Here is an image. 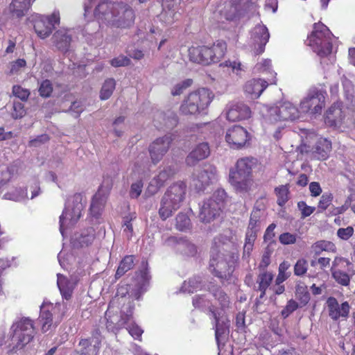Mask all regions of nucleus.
Listing matches in <instances>:
<instances>
[{
    "instance_id": "obj_1",
    "label": "nucleus",
    "mask_w": 355,
    "mask_h": 355,
    "mask_svg": "<svg viewBox=\"0 0 355 355\" xmlns=\"http://www.w3.org/2000/svg\"><path fill=\"white\" fill-rule=\"evenodd\" d=\"M93 13L98 24L116 28H128L135 21L133 10L109 0H88L85 3V15Z\"/></svg>"
},
{
    "instance_id": "obj_2",
    "label": "nucleus",
    "mask_w": 355,
    "mask_h": 355,
    "mask_svg": "<svg viewBox=\"0 0 355 355\" xmlns=\"http://www.w3.org/2000/svg\"><path fill=\"white\" fill-rule=\"evenodd\" d=\"M125 293H127V288L121 287L117 291L115 298L110 303L108 309L105 312L106 328L108 331L115 332L123 328L131 320L134 306L131 302L127 305H123L121 308V314L119 315L114 304H120L123 301Z\"/></svg>"
},
{
    "instance_id": "obj_3",
    "label": "nucleus",
    "mask_w": 355,
    "mask_h": 355,
    "mask_svg": "<svg viewBox=\"0 0 355 355\" xmlns=\"http://www.w3.org/2000/svg\"><path fill=\"white\" fill-rule=\"evenodd\" d=\"M254 164L253 158L244 157L238 159L235 166L230 168L229 182L237 192L247 193L250 191L253 183L252 170Z\"/></svg>"
},
{
    "instance_id": "obj_4",
    "label": "nucleus",
    "mask_w": 355,
    "mask_h": 355,
    "mask_svg": "<svg viewBox=\"0 0 355 355\" xmlns=\"http://www.w3.org/2000/svg\"><path fill=\"white\" fill-rule=\"evenodd\" d=\"M10 342L8 347L11 351L22 349L35 336L33 320L28 317L16 318L10 328Z\"/></svg>"
},
{
    "instance_id": "obj_5",
    "label": "nucleus",
    "mask_w": 355,
    "mask_h": 355,
    "mask_svg": "<svg viewBox=\"0 0 355 355\" xmlns=\"http://www.w3.org/2000/svg\"><path fill=\"white\" fill-rule=\"evenodd\" d=\"M227 44L223 40H217L212 46H192L189 49V59L193 62L209 65L218 62L225 55Z\"/></svg>"
},
{
    "instance_id": "obj_6",
    "label": "nucleus",
    "mask_w": 355,
    "mask_h": 355,
    "mask_svg": "<svg viewBox=\"0 0 355 355\" xmlns=\"http://www.w3.org/2000/svg\"><path fill=\"white\" fill-rule=\"evenodd\" d=\"M196 308L209 310L214 320L215 337L218 347L229 334L230 320L224 313L218 312L205 295H196L193 299Z\"/></svg>"
},
{
    "instance_id": "obj_7",
    "label": "nucleus",
    "mask_w": 355,
    "mask_h": 355,
    "mask_svg": "<svg viewBox=\"0 0 355 355\" xmlns=\"http://www.w3.org/2000/svg\"><path fill=\"white\" fill-rule=\"evenodd\" d=\"M86 201L81 193H75L68 198L64 209L60 216V231L62 236L65 229L75 225L82 215Z\"/></svg>"
},
{
    "instance_id": "obj_8",
    "label": "nucleus",
    "mask_w": 355,
    "mask_h": 355,
    "mask_svg": "<svg viewBox=\"0 0 355 355\" xmlns=\"http://www.w3.org/2000/svg\"><path fill=\"white\" fill-rule=\"evenodd\" d=\"M186 185L183 182L171 185L166 191L161 200L159 215L162 220L169 218L180 208L184 198Z\"/></svg>"
},
{
    "instance_id": "obj_9",
    "label": "nucleus",
    "mask_w": 355,
    "mask_h": 355,
    "mask_svg": "<svg viewBox=\"0 0 355 355\" xmlns=\"http://www.w3.org/2000/svg\"><path fill=\"white\" fill-rule=\"evenodd\" d=\"M235 262L233 254H225L215 248L211 250L209 270L220 279H229L234 270Z\"/></svg>"
},
{
    "instance_id": "obj_10",
    "label": "nucleus",
    "mask_w": 355,
    "mask_h": 355,
    "mask_svg": "<svg viewBox=\"0 0 355 355\" xmlns=\"http://www.w3.org/2000/svg\"><path fill=\"white\" fill-rule=\"evenodd\" d=\"M333 35L323 24H314L313 31L307 39L308 45L320 57L324 58L331 53V38Z\"/></svg>"
},
{
    "instance_id": "obj_11",
    "label": "nucleus",
    "mask_w": 355,
    "mask_h": 355,
    "mask_svg": "<svg viewBox=\"0 0 355 355\" xmlns=\"http://www.w3.org/2000/svg\"><path fill=\"white\" fill-rule=\"evenodd\" d=\"M213 98L209 89L202 88L190 93L183 101L180 111L184 115H194L203 112L209 106Z\"/></svg>"
},
{
    "instance_id": "obj_12",
    "label": "nucleus",
    "mask_w": 355,
    "mask_h": 355,
    "mask_svg": "<svg viewBox=\"0 0 355 355\" xmlns=\"http://www.w3.org/2000/svg\"><path fill=\"white\" fill-rule=\"evenodd\" d=\"M265 121L269 123L282 121H294L300 118L298 108L292 103L285 101L278 106L266 107L263 114Z\"/></svg>"
},
{
    "instance_id": "obj_13",
    "label": "nucleus",
    "mask_w": 355,
    "mask_h": 355,
    "mask_svg": "<svg viewBox=\"0 0 355 355\" xmlns=\"http://www.w3.org/2000/svg\"><path fill=\"white\" fill-rule=\"evenodd\" d=\"M226 197V192L224 189H217L210 198L203 202L200 207V220L203 223H207L219 216Z\"/></svg>"
},
{
    "instance_id": "obj_14",
    "label": "nucleus",
    "mask_w": 355,
    "mask_h": 355,
    "mask_svg": "<svg viewBox=\"0 0 355 355\" xmlns=\"http://www.w3.org/2000/svg\"><path fill=\"white\" fill-rule=\"evenodd\" d=\"M326 91L322 88H310L300 103L301 112L311 115L320 114L325 105Z\"/></svg>"
},
{
    "instance_id": "obj_15",
    "label": "nucleus",
    "mask_w": 355,
    "mask_h": 355,
    "mask_svg": "<svg viewBox=\"0 0 355 355\" xmlns=\"http://www.w3.org/2000/svg\"><path fill=\"white\" fill-rule=\"evenodd\" d=\"M151 166L150 162L146 153H142L137 155L132 169L133 174L138 175L139 180L132 183L129 192L132 198H137L143 189V178L149 173Z\"/></svg>"
},
{
    "instance_id": "obj_16",
    "label": "nucleus",
    "mask_w": 355,
    "mask_h": 355,
    "mask_svg": "<svg viewBox=\"0 0 355 355\" xmlns=\"http://www.w3.org/2000/svg\"><path fill=\"white\" fill-rule=\"evenodd\" d=\"M257 1L258 0H233L225 5L220 11V15L227 21H236L244 12L252 9Z\"/></svg>"
},
{
    "instance_id": "obj_17",
    "label": "nucleus",
    "mask_w": 355,
    "mask_h": 355,
    "mask_svg": "<svg viewBox=\"0 0 355 355\" xmlns=\"http://www.w3.org/2000/svg\"><path fill=\"white\" fill-rule=\"evenodd\" d=\"M250 134L241 125H234L227 129L225 139L228 146L234 150H240L249 144Z\"/></svg>"
},
{
    "instance_id": "obj_18",
    "label": "nucleus",
    "mask_w": 355,
    "mask_h": 355,
    "mask_svg": "<svg viewBox=\"0 0 355 355\" xmlns=\"http://www.w3.org/2000/svg\"><path fill=\"white\" fill-rule=\"evenodd\" d=\"M216 180V168L211 164L203 165L200 169L196 170L192 175V184L198 191L204 190Z\"/></svg>"
},
{
    "instance_id": "obj_19",
    "label": "nucleus",
    "mask_w": 355,
    "mask_h": 355,
    "mask_svg": "<svg viewBox=\"0 0 355 355\" xmlns=\"http://www.w3.org/2000/svg\"><path fill=\"white\" fill-rule=\"evenodd\" d=\"M60 13L55 10L51 15H40L34 20V30L39 37L44 39L52 33L55 26L60 23Z\"/></svg>"
},
{
    "instance_id": "obj_20",
    "label": "nucleus",
    "mask_w": 355,
    "mask_h": 355,
    "mask_svg": "<svg viewBox=\"0 0 355 355\" xmlns=\"http://www.w3.org/2000/svg\"><path fill=\"white\" fill-rule=\"evenodd\" d=\"M164 245L173 248L178 253L185 257H193L197 253V247L185 237L169 236L164 239Z\"/></svg>"
},
{
    "instance_id": "obj_21",
    "label": "nucleus",
    "mask_w": 355,
    "mask_h": 355,
    "mask_svg": "<svg viewBox=\"0 0 355 355\" xmlns=\"http://www.w3.org/2000/svg\"><path fill=\"white\" fill-rule=\"evenodd\" d=\"M173 141L171 135H166L155 139L148 148L151 162L153 164L159 162L164 155L168 152Z\"/></svg>"
},
{
    "instance_id": "obj_22",
    "label": "nucleus",
    "mask_w": 355,
    "mask_h": 355,
    "mask_svg": "<svg viewBox=\"0 0 355 355\" xmlns=\"http://www.w3.org/2000/svg\"><path fill=\"white\" fill-rule=\"evenodd\" d=\"M348 109L342 102H336L327 111L325 123L334 128H340L345 122Z\"/></svg>"
},
{
    "instance_id": "obj_23",
    "label": "nucleus",
    "mask_w": 355,
    "mask_h": 355,
    "mask_svg": "<svg viewBox=\"0 0 355 355\" xmlns=\"http://www.w3.org/2000/svg\"><path fill=\"white\" fill-rule=\"evenodd\" d=\"M182 0H163L160 21L166 26L172 25L180 17L179 8Z\"/></svg>"
},
{
    "instance_id": "obj_24",
    "label": "nucleus",
    "mask_w": 355,
    "mask_h": 355,
    "mask_svg": "<svg viewBox=\"0 0 355 355\" xmlns=\"http://www.w3.org/2000/svg\"><path fill=\"white\" fill-rule=\"evenodd\" d=\"M111 188V180L109 179L105 180L103 184L94 196L90 206V210L94 216H97L104 207Z\"/></svg>"
},
{
    "instance_id": "obj_25",
    "label": "nucleus",
    "mask_w": 355,
    "mask_h": 355,
    "mask_svg": "<svg viewBox=\"0 0 355 355\" xmlns=\"http://www.w3.org/2000/svg\"><path fill=\"white\" fill-rule=\"evenodd\" d=\"M55 307L52 304L43 303L41 305L39 321L43 333L52 331L60 322V320L53 322V314L55 313Z\"/></svg>"
},
{
    "instance_id": "obj_26",
    "label": "nucleus",
    "mask_w": 355,
    "mask_h": 355,
    "mask_svg": "<svg viewBox=\"0 0 355 355\" xmlns=\"http://www.w3.org/2000/svg\"><path fill=\"white\" fill-rule=\"evenodd\" d=\"M225 114L228 121H236L250 118L252 112L248 105L242 102H237L227 106Z\"/></svg>"
},
{
    "instance_id": "obj_27",
    "label": "nucleus",
    "mask_w": 355,
    "mask_h": 355,
    "mask_svg": "<svg viewBox=\"0 0 355 355\" xmlns=\"http://www.w3.org/2000/svg\"><path fill=\"white\" fill-rule=\"evenodd\" d=\"M101 343L100 334L92 337L81 339L78 343V349L73 352L76 355H98Z\"/></svg>"
},
{
    "instance_id": "obj_28",
    "label": "nucleus",
    "mask_w": 355,
    "mask_h": 355,
    "mask_svg": "<svg viewBox=\"0 0 355 355\" xmlns=\"http://www.w3.org/2000/svg\"><path fill=\"white\" fill-rule=\"evenodd\" d=\"M327 304L329 316L333 320H338L340 318L346 319L348 317L350 306L347 302L340 304L335 297H330L327 300Z\"/></svg>"
},
{
    "instance_id": "obj_29",
    "label": "nucleus",
    "mask_w": 355,
    "mask_h": 355,
    "mask_svg": "<svg viewBox=\"0 0 355 355\" xmlns=\"http://www.w3.org/2000/svg\"><path fill=\"white\" fill-rule=\"evenodd\" d=\"M270 34L268 28L263 25L256 26L252 32V39L254 43V51L256 55L262 53L265 46L268 42Z\"/></svg>"
},
{
    "instance_id": "obj_30",
    "label": "nucleus",
    "mask_w": 355,
    "mask_h": 355,
    "mask_svg": "<svg viewBox=\"0 0 355 355\" xmlns=\"http://www.w3.org/2000/svg\"><path fill=\"white\" fill-rule=\"evenodd\" d=\"M270 85L263 78H252L245 83L243 90L245 94L252 99L258 98L266 87Z\"/></svg>"
},
{
    "instance_id": "obj_31",
    "label": "nucleus",
    "mask_w": 355,
    "mask_h": 355,
    "mask_svg": "<svg viewBox=\"0 0 355 355\" xmlns=\"http://www.w3.org/2000/svg\"><path fill=\"white\" fill-rule=\"evenodd\" d=\"M77 283L78 279L76 277L71 276L69 278L62 274H57L58 287L62 297L66 300L71 298Z\"/></svg>"
},
{
    "instance_id": "obj_32",
    "label": "nucleus",
    "mask_w": 355,
    "mask_h": 355,
    "mask_svg": "<svg viewBox=\"0 0 355 355\" xmlns=\"http://www.w3.org/2000/svg\"><path fill=\"white\" fill-rule=\"evenodd\" d=\"M210 154L209 144L202 142L196 145L186 158L188 166H195L198 162L206 159Z\"/></svg>"
},
{
    "instance_id": "obj_33",
    "label": "nucleus",
    "mask_w": 355,
    "mask_h": 355,
    "mask_svg": "<svg viewBox=\"0 0 355 355\" xmlns=\"http://www.w3.org/2000/svg\"><path fill=\"white\" fill-rule=\"evenodd\" d=\"M71 32L70 30L61 28L53 34V43L60 51L66 52L69 50L72 42Z\"/></svg>"
},
{
    "instance_id": "obj_34",
    "label": "nucleus",
    "mask_w": 355,
    "mask_h": 355,
    "mask_svg": "<svg viewBox=\"0 0 355 355\" xmlns=\"http://www.w3.org/2000/svg\"><path fill=\"white\" fill-rule=\"evenodd\" d=\"M155 125L160 129H172L178 123L176 114L171 110L166 112H158L155 119Z\"/></svg>"
},
{
    "instance_id": "obj_35",
    "label": "nucleus",
    "mask_w": 355,
    "mask_h": 355,
    "mask_svg": "<svg viewBox=\"0 0 355 355\" xmlns=\"http://www.w3.org/2000/svg\"><path fill=\"white\" fill-rule=\"evenodd\" d=\"M254 72L255 73H263L268 75V76L264 79L270 85L276 83L277 73L272 69L270 60L263 59L260 62H257L254 67Z\"/></svg>"
},
{
    "instance_id": "obj_36",
    "label": "nucleus",
    "mask_w": 355,
    "mask_h": 355,
    "mask_svg": "<svg viewBox=\"0 0 355 355\" xmlns=\"http://www.w3.org/2000/svg\"><path fill=\"white\" fill-rule=\"evenodd\" d=\"M31 6V0H11L8 6L12 17L21 18L24 17Z\"/></svg>"
},
{
    "instance_id": "obj_37",
    "label": "nucleus",
    "mask_w": 355,
    "mask_h": 355,
    "mask_svg": "<svg viewBox=\"0 0 355 355\" xmlns=\"http://www.w3.org/2000/svg\"><path fill=\"white\" fill-rule=\"evenodd\" d=\"M175 173V170L172 166H166L164 168V169L159 172L157 176L152 180L148 187V190L155 187L152 191V193H156L159 189V188L164 184L165 182L172 175H173Z\"/></svg>"
},
{
    "instance_id": "obj_38",
    "label": "nucleus",
    "mask_w": 355,
    "mask_h": 355,
    "mask_svg": "<svg viewBox=\"0 0 355 355\" xmlns=\"http://www.w3.org/2000/svg\"><path fill=\"white\" fill-rule=\"evenodd\" d=\"M331 150V143L326 138H320L313 148V155L318 159H326Z\"/></svg>"
},
{
    "instance_id": "obj_39",
    "label": "nucleus",
    "mask_w": 355,
    "mask_h": 355,
    "mask_svg": "<svg viewBox=\"0 0 355 355\" xmlns=\"http://www.w3.org/2000/svg\"><path fill=\"white\" fill-rule=\"evenodd\" d=\"M94 239V230L88 228L82 232L76 234L72 239V244L76 248L87 247L92 244Z\"/></svg>"
},
{
    "instance_id": "obj_40",
    "label": "nucleus",
    "mask_w": 355,
    "mask_h": 355,
    "mask_svg": "<svg viewBox=\"0 0 355 355\" xmlns=\"http://www.w3.org/2000/svg\"><path fill=\"white\" fill-rule=\"evenodd\" d=\"M150 278V276L147 270L141 271L139 275L137 276V283L135 288L131 291V295L136 300H139L140 297L146 292Z\"/></svg>"
},
{
    "instance_id": "obj_41",
    "label": "nucleus",
    "mask_w": 355,
    "mask_h": 355,
    "mask_svg": "<svg viewBox=\"0 0 355 355\" xmlns=\"http://www.w3.org/2000/svg\"><path fill=\"white\" fill-rule=\"evenodd\" d=\"M273 279V275L272 272L268 271H263L261 272L256 280L257 284V291L261 292L259 298H263L266 293V290L270 286Z\"/></svg>"
},
{
    "instance_id": "obj_42",
    "label": "nucleus",
    "mask_w": 355,
    "mask_h": 355,
    "mask_svg": "<svg viewBox=\"0 0 355 355\" xmlns=\"http://www.w3.org/2000/svg\"><path fill=\"white\" fill-rule=\"evenodd\" d=\"M311 250L315 255H319L323 251L336 252V247L335 244L331 241L321 240L314 243L311 245Z\"/></svg>"
},
{
    "instance_id": "obj_43",
    "label": "nucleus",
    "mask_w": 355,
    "mask_h": 355,
    "mask_svg": "<svg viewBox=\"0 0 355 355\" xmlns=\"http://www.w3.org/2000/svg\"><path fill=\"white\" fill-rule=\"evenodd\" d=\"M202 288V279L200 277H193L184 281L180 291L182 293H193Z\"/></svg>"
},
{
    "instance_id": "obj_44",
    "label": "nucleus",
    "mask_w": 355,
    "mask_h": 355,
    "mask_svg": "<svg viewBox=\"0 0 355 355\" xmlns=\"http://www.w3.org/2000/svg\"><path fill=\"white\" fill-rule=\"evenodd\" d=\"M331 272L335 281L338 284L345 286L349 284L351 277L354 275H352L347 270L346 271H343L341 269L331 268Z\"/></svg>"
},
{
    "instance_id": "obj_45",
    "label": "nucleus",
    "mask_w": 355,
    "mask_h": 355,
    "mask_svg": "<svg viewBox=\"0 0 355 355\" xmlns=\"http://www.w3.org/2000/svg\"><path fill=\"white\" fill-rule=\"evenodd\" d=\"M210 291L220 305L222 310L217 311L221 313H224L225 314V309L228 308L230 305L229 297L219 288H212Z\"/></svg>"
},
{
    "instance_id": "obj_46",
    "label": "nucleus",
    "mask_w": 355,
    "mask_h": 355,
    "mask_svg": "<svg viewBox=\"0 0 355 355\" xmlns=\"http://www.w3.org/2000/svg\"><path fill=\"white\" fill-rule=\"evenodd\" d=\"M134 266V257L133 256L128 255L125 256L122 261L120 262V264L117 268L116 272V278H119L123 276L126 272L132 268Z\"/></svg>"
},
{
    "instance_id": "obj_47",
    "label": "nucleus",
    "mask_w": 355,
    "mask_h": 355,
    "mask_svg": "<svg viewBox=\"0 0 355 355\" xmlns=\"http://www.w3.org/2000/svg\"><path fill=\"white\" fill-rule=\"evenodd\" d=\"M339 268H347L348 272L352 275H355V266L351 261L344 257H336L331 268L340 269Z\"/></svg>"
},
{
    "instance_id": "obj_48",
    "label": "nucleus",
    "mask_w": 355,
    "mask_h": 355,
    "mask_svg": "<svg viewBox=\"0 0 355 355\" xmlns=\"http://www.w3.org/2000/svg\"><path fill=\"white\" fill-rule=\"evenodd\" d=\"M116 87V82L113 78H108L105 80L100 92L101 100L108 99L112 94Z\"/></svg>"
},
{
    "instance_id": "obj_49",
    "label": "nucleus",
    "mask_w": 355,
    "mask_h": 355,
    "mask_svg": "<svg viewBox=\"0 0 355 355\" xmlns=\"http://www.w3.org/2000/svg\"><path fill=\"white\" fill-rule=\"evenodd\" d=\"M232 232L230 230L225 231L214 239L211 249L215 248L217 250H220V245H226L228 243L232 242Z\"/></svg>"
},
{
    "instance_id": "obj_50",
    "label": "nucleus",
    "mask_w": 355,
    "mask_h": 355,
    "mask_svg": "<svg viewBox=\"0 0 355 355\" xmlns=\"http://www.w3.org/2000/svg\"><path fill=\"white\" fill-rule=\"evenodd\" d=\"M220 67H227L230 71L238 76H241L245 70V67L239 60H227L220 64Z\"/></svg>"
},
{
    "instance_id": "obj_51",
    "label": "nucleus",
    "mask_w": 355,
    "mask_h": 355,
    "mask_svg": "<svg viewBox=\"0 0 355 355\" xmlns=\"http://www.w3.org/2000/svg\"><path fill=\"white\" fill-rule=\"evenodd\" d=\"M3 198L16 202L22 201L28 198L27 191L21 188L16 189L11 192L5 193Z\"/></svg>"
},
{
    "instance_id": "obj_52",
    "label": "nucleus",
    "mask_w": 355,
    "mask_h": 355,
    "mask_svg": "<svg viewBox=\"0 0 355 355\" xmlns=\"http://www.w3.org/2000/svg\"><path fill=\"white\" fill-rule=\"evenodd\" d=\"M191 227L189 217L184 213H180L175 218V227L180 231H187Z\"/></svg>"
},
{
    "instance_id": "obj_53",
    "label": "nucleus",
    "mask_w": 355,
    "mask_h": 355,
    "mask_svg": "<svg viewBox=\"0 0 355 355\" xmlns=\"http://www.w3.org/2000/svg\"><path fill=\"white\" fill-rule=\"evenodd\" d=\"M275 192L277 196V204L282 207L288 200L289 187L288 184L276 187Z\"/></svg>"
},
{
    "instance_id": "obj_54",
    "label": "nucleus",
    "mask_w": 355,
    "mask_h": 355,
    "mask_svg": "<svg viewBox=\"0 0 355 355\" xmlns=\"http://www.w3.org/2000/svg\"><path fill=\"white\" fill-rule=\"evenodd\" d=\"M135 218L136 216L133 214H130L123 218V232L128 239L133 235V227L131 221Z\"/></svg>"
},
{
    "instance_id": "obj_55",
    "label": "nucleus",
    "mask_w": 355,
    "mask_h": 355,
    "mask_svg": "<svg viewBox=\"0 0 355 355\" xmlns=\"http://www.w3.org/2000/svg\"><path fill=\"white\" fill-rule=\"evenodd\" d=\"M295 295L304 304L309 302L310 298L307 288L304 284H297L296 286Z\"/></svg>"
},
{
    "instance_id": "obj_56",
    "label": "nucleus",
    "mask_w": 355,
    "mask_h": 355,
    "mask_svg": "<svg viewBox=\"0 0 355 355\" xmlns=\"http://www.w3.org/2000/svg\"><path fill=\"white\" fill-rule=\"evenodd\" d=\"M341 82L345 96L347 100L352 99L354 93L352 83L345 76L341 78Z\"/></svg>"
},
{
    "instance_id": "obj_57",
    "label": "nucleus",
    "mask_w": 355,
    "mask_h": 355,
    "mask_svg": "<svg viewBox=\"0 0 355 355\" xmlns=\"http://www.w3.org/2000/svg\"><path fill=\"white\" fill-rule=\"evenodd\" d=\"M265 217V209L263 205L257 204L250 215L252 220H256L261 223L262 220Z\"/></svg>"
},
{
    "instance_id": "obj_58",
    "label": "nucleus",
    "mask_w": 355,
    "mask_h": 355,
    "mask_svg": "<svg viewBox=\"0 0 355 355\" xmlns=\"http://www.w3.org/2000/svg\"><path fill=\"white\" fill-rule=\"evenodd\" d=\"M26 62L24 59H17L10 63V73L19 74L26 67Z\"/></svg>"
},
{
    "instance_id": "obj_59",
    "label": "nucleus",
    "mask_w": 355,
    "mask_h": 355,
    "mask_svg": "<svg viewBox=\"0 0 355 355\" xmlns=\"http://www.w3.org/2000/svg\"><path fill=\"white\" fill-rule=\"evenodd\" d=\"M12 94L22 101H26L31 93L27 89H24L19 85H14L12 87Z\"/></svg>"
},
{
    "instance_id": "obj_60",
    "label": "nucleus",
    "mask_w": 355,
    "mask_h": 355,
    "mask_svg": "<svg viewBox=\"0 0 355 355\" xmlns=\"http://www.w3.org/2000/svg\"><path fill=\"white\" fill-rule=\"evenodd\" d=\"M191 83H192L191 80L188 79V80H184L181 83L176 84L171 89V94L173 96L180 95L181 94H182L184 90H185L187 87H189L191 85Z\"/></svg>"
},
{
    "instance_id": "obj_61",
    "label": "nucleus",
    "mask_w": 355,
    "mask_h": 355,
    "mask_svg": "<svg viewBox=\"0 0 355 355\" xmlns=\"http://www.w3.org/2000/svg\"><path fill=\"white\" fill-rule=\"evenodd\" d=\"M53 92L52 84L50 80H43L39 87V93L41 96L49 97Z\"/></svg>"
},
{
    "instance_id": "obj_62",
    "label": "nucleus",
    "mask_w": 355,
    "mask_h": 355,
    "mask_svg": "<svg viewBox=\"0 0 355 355\" xmlns=\"http://www.w3.org/2000/svg\"><path fill=\"white\" fill-rule=\"evenodd\" d=\"M25 114L26 110L24 104L19 101H15L13 103V110L12 112V118L15 119H21L25 115Z\"/></svg>"
},
{
    "instance_id": "obj_63",
    "label": "nucleus",
    "mask_w": 355,
    "mask_h": 355,
    "mask_svg": "<svg viewBox=\"0 0 355 355\" xmlns=\"http://www.w3.org/2000/svg\"><path fill=\"white\" fill-rule=\"evenodd\" d=\"M308 269V263L304 259L297 260L294 266V273L297 276H301L305 274Z\"/></svg>"
},
{
    "instance_id": "obj_64",
    "label": "nucleus",
    "mask_w": 355,
    "mask_h": 355,
    "mask_svg": "<svg viewBox=\"0 0 355 355\" xmlns=\"http://www.w3.org/2000/svg\"><path fill=\"white\" fill-rule=\"evenodd\" d=\"M124 121L125 117L121 116L116 118L112 123L114 132L117 137H121L122 135L125 125Z\"/></svg>"
}]
</instances>
